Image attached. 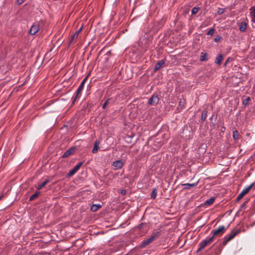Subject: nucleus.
Wrapping results in <instances>:
<instances>
[{
	"label": "nucleus",
	"mask_w": 255,
	"mask_h": 255,
	"mask_svg": "<svg viewBox=\"0 0 255 255\" xmlns=\"http://www.w3.org/2000/svg\"><path fill=\"white\" fill-rule=\"evenodd\" d=\"M239 232V230L232 231L229 234L225 236L223 239V245H226L229 242L232 240Z\"/></svg>",
	"instance_id": "f257e3e1"
},
{
	"label": "nucleus",
	"mask_w": 255,
	"mask_h": 255,
	"mask_svg": "<svg viewBox=\"0 0 255 255\" xmlns=\"http://www.w3.org/2000/svg\"><path fill=\"white\" fill-rule=\"evenodd\" d=\"M228 227H225L224 226H219L216 230H212V233L213 236L211 237H213V240L216 237L221 236L227 230Z\"/></svg>",
	"instance_id": "f03ea898"
},
{
	"label": "nucleus",
	"mask_w": 255,
	"mask_h": 255,
	"mask_svg": "<svg viewBox=\"0 0 255 255\" xmlns=\"http://www.w3.org/2000/svg\"><path fill=\"white\" fill-rule=\"evenodd\" d=\"M213 237H210L201 241L199 244V248L197 252L201 251L205 247L211 244L213 241Z\"/></svg>",
	"instance_id": "7ed1b4c3"
},
{
	"label": "nucleus",
	"mask_w": 255,
	"mask_h": 255,
	"mask_svg": "<svg viewBox=\"0 0 255 255\" xmlns=\"http://www.w3.org/2000/svg\"><path fill=\"white\" fill-rule=\"evenodd\" d=\"M254 185V183H252L250 185H249L248 187L245 188L238 196L237 198V200L239 201L245 195L248 194L250 190L251 189L252 187Z\"/></svg>",
	"instance_id": "20e7f679"
},
{
	"label": "nucleus",
	"mask_w": 255,
	"mask_h": 255,
	"mask_svg": "<svg viewBox=\"0 0 255 255\" xmlns=\"http://www.w3.org/2000/svg\"><path fill=\"white\" fill-rule=\"evenodd\" d=\"M125 161L123 159L118 160L114 161L112 164L114 169L116 170L122 168L125 164Z\"/></svg>",
	"instance_id": "39448f33"
},
{
	"label": "nucleus",
	"mask_w": 255,
	"mask_h": 255,
	"mask_svg": "<svg viewBox=\"0 0 255 255\" xmlns=\"http://www.w3.org/2000/svg\"><path fill=\"white\" fill-rule=\"evenodd\" d=\"M159 102V98L158 96L153 94L148 100V104L150 105L156 106Z\"/></svg>",
	"instance_id": "423d86ee"
},
{
	"label": "nucleus",
	"mask_w": 255,
	"mask_h": 255,
	"mask_svg": "<svg viewBox=\"0 0 255 255\" xmlns=\"http://www.w3.org/2000/svg\"><path fill=\"white\" fill-rule=\"evenodd\" d=\"M83 162H80L77 164L72 169H71L68 174V176L70 177L75 174L77 171L80 169V167L83 164Z\"/></svg>",
	"instance_id": "0eeeda50"
},
{
	"label": "nucleus",
	"mask_w": 255,
	"mask_h": 255,
	"mask_svg": "<svg viewBox=\"0 0 255 255\" xmlns=\"http://www.w3.org/2000/svg\"><path fill=\"white\" fill-rule=\"evenodd\" d=\"M39 30V25L38 24L33 25L30 29L29 32L31 35L35 34Z\"/></svg>",
	"instance_id": "6e6552de"
},
{
	"label": "nucleus",
	"mask_w": 255,
	"mask_h": 255,
	"mask_svg": "<svg viewBox=\"0 0 255 255\" xmlns=\"http://www.w3.org/2000/svg\"><path fill=\"white\" fill-rule=\"evenodd\" d=\"M165 60L163 59L159 61L155 65L154 67V71H156L158 70L159 69H160L161 66L164 64L165 63Z\"/></svg>",
	"instance_id": "1a4fd4ad"
},
{
	"label": "nucleus",
	"mask_w": 255,
	"mask_h": 255,
	"mask_svg": "<svg viewBox=\"0 0 255 255\" xmlns=\"http://www.w3.org/2000/svg\"><path fill=\"white\" fill-rule=\"evenodd\" d=\"M198 184V182L195 183H185L182 184L183 186L184 187V189H190L192 187H194L196 186Z\"/></svg>",
	"instance_id": "9d476101"
},
{
	"label": "nucleus",
	"mask_w": 255,
	"mask_h": 255,
	"mask_svg": "<svg viewBox=\"0 0 255 255\" xmlns=\"http://www.w3.org/2000/svg\"><path fill=\"white\" fill-rule=\"evenodd\" d=\"M250 14L251 16V20L253 22H255V7H252L250 8Z\"/></svg>",
	"instance_id": "9b49d317"
},
{
	"label": "nucleus",
	"mask_w": 255,
	"mask_h": 255,
	"mask_svg": "<svg viewBox=\"0 0 255 255\" xmlns=\"http://www.w3.org/2000/svg\"><path fill=\"white\" fill-rule=\"evenodd\" d=\"M223 58V57L221 54H218L216 57V59L215 60V63L218 65H220L222 61Z\"/></svg>",
	"instance_id": "f8f14e48"
},
{
	"label": "nucleus",
	"mask_w": 255,
	"mask_h": 255,
	"mask_svg": "<svg viewBox=\"0 0 255 255\" xmlns=\"http://www.w3.org/2000/svg\"><path fill=\"white\" fill-rule=\"evenodd\" d=\"M82 26L81 27V28L78 29V30H77L75 33L74 34H73V35L72 36V39H71V41H73V40H74L75 39H76L78 37V35L79 34V33H80V32L82 30Z\"/></svg>",
	"instance_id": "ddd939ff"
},
{
	"label": "nucleus",
	"mask_w": 255,
	"mask_h": 255,
	"mask_svg": "<svg viewBox=\"0 0 255 255\" xmlns=\"http://www.w3.org/2000/svg\"><path fill=\"white\" fill-rule=\"evenodd\" d=\"M73 151V149L72 148H69L68 150H66L62 155V157L65 158L67 157L70 155L72 154Z\"/></svg>",
	"instance_id": "4468645a"
},
{
	"label": "nucleus",
	"mask_w": 255,
	"mask_h": 255,
	"mask_svg": "<svg viewBox=\"0 0 255 255\" xmlns=\"http://www.w3.org/2000/svg\"><path fill=\"white\" fill-rule=\"evenodd\" d=\"M101 208V205L100 204H93L91 207V210L93 212H96L99 209Z\"/></svg>",
	"instance_id": "2eb2a0df"
},
{
	"label": "nucleus",
	"mask_w": 255,
	"mask_h": 255,
	"mask_svg": "<svg viewBox=\"0 0 255 255\" xmlns=\"http://www.w3.org/2000/svg\"><path fill=\"white\" fill-rule=\"evenodd\" d=\"M87 77H85L83 80V81L81 82L80 86H79L78 87V89H79V91H82L83 88H84V85H85V83L86 82L87 80Z\"/></svg>",
	"instance_id": "dca6fc26"
},
{
	"label": "nucleus",
	"mask_w": 255,
	"mask_h": 255,
	"mask_svg": "<svg viewBox=\"0 0 255 255\" xmlns=\"http://www.w3.org/2000/svg\"><path fill=\"white\" fill-rule=\"evenodd\" d=\"M215 200V198L212 197L208 199L204 202V205L206 206H210L212 205Z\"/></svg>",
	"instance_id": "f3484780"
},
{
	"label": "nucleus",
	"mask_w": 255,
	"mask_h": 255,
	"mask_svg": "<svg viewBox=\"0 0 255 255\" xmlns=\"http://www.w3.org/2000/svg\"><path fill=\"white\" fill-rule=\"evenodd\" d=\"M99 142L98 141H96L94 144V146L92 149V152L93 153H96L97 152L99 149Z\"/></svg>",
	"instance_id": "a211bd4d"
},
{
	"label": "nucleus",
	"mask_w": 255,
	"mask_h": 255,
	"mask_svg": "<svg viewBox=\"0 0 255 255\" xmlns=\"http://www.w3.org/2000/svg\"><path fill=\"white\" fill-rule=\"evenodd\" d=\"M160 235V232H157L155 233H154L153 235H152L150 238H149L151 240V241L152 242L154 241L155 239L158 238Z\"/></svg>",
	"instance_id": "6ab92c4d"
},
{
	"label": "nucleus",
	"mask_w": 255,
	"mask_h": 255,
	"mask_svg": "<svg viewBox=\"0 0 255 255\" xmlns=\"http://www.w3.org/2000/svg\"><path fill=\"white\" fill-rule=\"evenodd\" d=\"M233 137L235 140H238L240 138V134L238 130H236L233 131Z\"/></svg>",
	"instance_id": "aec40b11"
},
{
	"label": "nucleus",
	"mask_w": 255,
	"mask_h": 255,
	"mask_svg": "<svg viewBox=\"0 0 255 255\" xmlns=\"http://www.w3.org/2000/svg\"><path fill=\"white\" fill-rule=\"evenodd\" d=\"M49 182V180H46L45 181H44V182H43L42 183H41L40 184H39L37 187V189L38 190H40L43 187H44L48 182Z\"/></svg>",
	"instance_id": "412c9836"
},
{
	"label": "nucleus",
	"mask_w": 255,
	"mask_h": 255,
	"mask_svg": "<svg viewBox=\"0 0 255 255\" xmlns=\"http://www.w3.org/2000/svg\"><path fill=\"white\" fill-rule=\"evenodd\" d=\"M208 59L207 58V54L206 53L201 52L200 56V61H206Z\"/></svg>",
	"instance_id": "4be33fe9"
},
{
	"label": "nucleus",
	"mask_w": 255,
	"mask_h": 255,
	"mask_svg": "<svg viewBox=\"0 0 255 255\" xmlns=\"http://www.w3.org/2000/svg\"><path fill=\"white\" fill-rule=\"evenodd\" d=\"M247 28V24L246 22L242 23L240 26L239 29L241 31H245Z\"/></svg>",
	"instance_id": "5701e85b"
},
{
	"label": "nucleus",
	"mask_w": 255,
	"mask_h": 255,
	"mask_svg": "<svg viewBox=\"0 0 255 255\" xmlns=\"http://www.w3.org/2000/svg\"><path fill=\"white\" fill-rule=\"evenodd\" d=\"M151 242H152V241H151L150 239L148 238L146 240L142 241L141 244V247H144L148 245L149 244H150Z\"/></svg>",
	"instance_id": "b1692460"
},
{
	"label": "nucleus",
	"mask_w": 255,
	"mask_h": 255,
	"mask_svg": "<svg viewBox=\"0 0 255 255\" xmlns=\"http://www.w3.org/2000/svg\"><path fill=\"white\" fill-rule=\"evenodd\" d=\"M40 194V192L38 191L33 194L32 196H30L29 198L30 201H32L34 200L35 198H36L38 195Z\"/></svg>",
	"instance_id": "393cba45"
},
{
	"label": "nucleus",
	"mask_w": 255,
	"mask_h": 255,
	"mask_svg": "<svg viewBox=\"0 0 255 255\" xmlns=\"http://www.w3.org/2000/svg\"><path fill=\"white\" fill-rule=\"evenodd\" d=\"M157 195V190L156 189H153L150 195V197L152 199H155Z\"/></svg>",
	"instance_id": "a878e982"
},
{
	"label": "nucleus",
	"mask_w": 255,
	"mask_h": 255,
	"mask_svg": "<svg viewBox=\"0 0 255 255\" xmlns=\"http://www.w3.org/2000/svg\"><path fill=\"white\" fill-rule=\"evenodd\" d=\"M81 92L82 91H79V89H77L73 97V102H74L79 97V95L81 93Z\"/></svg>",
	"instance_id": "bb28decb"
},
{
	"label": "nucleus",
	"mask_w": 255,
	"mask_h": 255,
	"mask_svg": "<svg viewBox=\"0 0 255 255\" xmlns=\"http://www.w3.org/2000/svg\"><path fill=\"white\" fill-rule=\"evenodd\" d=\"M207 118V112L206 111H204L201 115V120L202 122H204Z\"/></svg>",
	"instance_id": "cd10ccee"
},
{
	"label": "nucleus",
	"mask_w": 255,
	"mask_h": 255,
	"mask_svg": "<svg viewBox=\"0 0 255 255\" xmlns=\"http://www.w3.org/2000/svg\"><path fill=\"white\" fill-rule=\"evenodd\" d=\"M199 7H194L192 8L191 10L192 14H196L198 11H199Z\"/></svg>",
	"instance_id": "c85d7f7f"
},
{
	"label": "nucleus",
	"mask_w": 255,
	"mask_h": 255,
	"mask_svg": "<svg viewBox=\"0 0 255 255\" xmlns=\"http://www.w3.org/2000/svg\"><path fill=\"white\" fill-rule=\"evenodd\" d=\"M250 100V98L249 97H247L246 99H245L243 102V105L245 106L247 105Z\"/></svg>",
	"instance_id": "c756f323"
},
{
	"label": "nucleus",
	"mask_w": 255,
	"mask_h": 255,
	"mask_svg": "<svg viewBox=\"0 0 255 255\" xmlns=\"http://www.w3.org/2000/svg\"><path fill=\"white\" fill-rule=\"evenodd\" d=\"M224 11H225L224 9L222 8H218V10H217V13L218 14H221L223 13L224 12Z\"/></svg>",
	"instance_id": "7c9ffc66"
},
{
	"label": "nucleus",
	"mask_w": 255,
	"mask_h": 255,
	"mask_svg": "<svg viewBox=\"0 0 255 255\" xmlns=\"http://www.w3.org/2000/svg\"><path fill=\"white\" fill-rule=\"evenodd\" d=\"M110 101V99H108L106 100V101L103 104L102 106V108L103 109H105L107 105L109 103V101Z\"/></svg>",
	"instance_id": "2f4dec72"
},
{
	"label": "nucleus",
	"mask_w": 255,
	"mask_h": 255,
	"mask_svg": "<svg viewBox=\"0 0 255 255\" xmlns=\"http://www.w3.org/2000/svg\"><path fill=\"white\" fill-rule=\"evenodd\" d=\"M215 31V29L214 28H211L207 32L208 35H213Z\"/></svg>",
	"instance_id": "473e14b6"
},
{
	"label": "nucleus",
	"mask_w": 255,
	"mask_h": 255,
	"mask_svg": "<svg viewBox=\"0 0 255 255\" xmlns=\"http://www.w3.org/2000/svg\"><path fill=\"white\" fill-rule=\"evenodd\" d=\"M221 38L222 37L220 35H217L214 38V41L216 42H218L221 40Z\"/></svg>",
	"instance_id": "72a5a7b5"
},
{
	"label": "nucleus",
	"mask_w": 255,
	"mask_h": 255,
	"mask_svg": "<svg viewBox=\"0 0 255 255\" xmlns=\"http://www.w3.org/2000/svg\"><path fill=\"white\" fill-rule=\"evenodd\" d=\"M25 0H17V2L18 4L22 3Z\"/></svg>",
	"instance_id": "f704fd0d"
},
{
	"label": "nucleus",
	"mask_w": 255,
	"mask_h": 255,
	"mask_svg": "<svg viewBox=\"0 0 255 255\" xmlns=\"http://www.w3.org/2000/svg\"><path fill=\"white\" fill-rule=\"evenodd\" d=\"M126 193V191L125 190H121V194L122 195H125Z\"/></svg>",
	"instance_id": "c9c22d12"
},
{
	"label": "nucleus",
	"mask_w": 255,
	"mask_h": 255,
	"mask_svg": "<svg viewBox=\"0 0 255 255\" xmlns=\"http://www.w3.org/2000/svg\"><path fill=\"white\" fill-rule=\"evenodd\" d=\"M145 224L144 223H141L139 225H138V228L139 229H141L142 227H143V226Z\"/></svg>",
	"instance_id": "e433bc0d"
},
{
	"label": "nucleus",
	"mask_w": 255,
	"mask_h": 255,
	"mask_svg": "<svg viewBox=\"0 0 255 255\" xmlns=\"http://www.w3.org/2000/svg\"><path fill=\"white\" fill-rule=\"evenodd\" d=\"M246 202L244 203H243V204L242 205L241 208H244V207H245V206H246Z\"/></svg>",
	"instance_id": "4c0bfd02"
},
{
	"label": "nucleus",
	"mask_w": 255,
	"mask_h": 255,
	"mask_svg": "<svg viewBox=\"0 0 255 255\" xmlns=\"http://www.w3.org/2000/svg\"><path fill=\"white\" fill-rule=\"evenodd\" d=\"M3 197V195H1V196H0V201L1 200V199Z\"/></svg>",
	"instance_id": "58836bf2"
},
{
	"label": "nucleus",
	"mask_w": 255,
	"mask_h": 255,
	"mask_svg": "<svg viewBox=\"0 0 255 255\" xmlns=\"http://www.w3.org/2000/svg\"><path fill=\"white\" fill-rule=\"evenodd\" d=\"M228 61H229V59H228L226 61V62H225V65H227V64L228 63Z\"/></svg>",
	"instance_id": "ea45409f"
}]
</instances>
